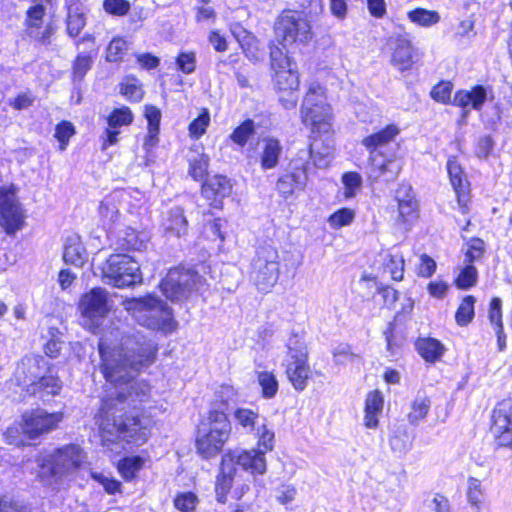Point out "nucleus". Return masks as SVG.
<instances>
[{"label":"nucleus","instance_id":"de8ad7c7","mask_svg":"<svg viewBox=\"0 0 512 512\" xmlns=\"http://www.w3.org/2000/svg\"><path fill=\"white\" fill-rule=\"evenodd\" d=\"M93 64V59L86 53H80L72 66V76L74 81H80L84 78L86 73L90 70Z\"/></svg>","mask_w":512,"mask_h":512},{"label":"nucleus","instance_id":"c756f323","mask_svg":"<svg viewBox=\"0 0 512 512\" xmlns=\"http://www.w3.org/2000/svg\"><path fill=\"white\" fill-rule=\"evenodd\" d=\"M162 225L165 234L170 237H181L188 230V221L179 207L173 208L167 213Z\"/></svg>","mask_w":512,"mask_h":512},{"label":"nucleus","instance_id":"603ef678","mask_svg":"<svg viewBox=\"0 0 512 512\" xmlns=\"http://www.w3.org/2000/svg\"><path fill=\"white\" fill-rule=\"evenodd\" d=\"M254 132V122L252 120H246L233 131L230 138L234 143L244 146Z\"/></svg>","mask_w":512,"mask_h":512},{"label":"nucleus","instance_id":"ddd939ff","mask_svg":"<svg viewBox=\"0 0 512 512\" xmlns=\"http://www.w3.org/2000/svg\"><path fill=\"white\" fill-rule=\"evenodd\" d=\"M202 277L190 269H171L162 280L160 288L162 293L171 301L187 299L193 291L199 289Z\"/></svg>","mask_w":512,"mask_h":512},{"label":"nucleus","instance_id":"412c9836","mask_svg":"<svg viewBox=\"0 0 512 512\" xmlns=\"http://www.w3.org/2000/svg\"><path fill=\"white\" fill-rule=\"evenodd\" d=\"M447 171L451 185L457 196L458 205L464 213L469 200L470 184L461 165L455 157H450L448 159Z\"/></svg>","mask_w":512,"mask_h":512},{"label":"nucleus","instance_id":"f03ea898","mask_svg":"<svg viewBox=\"0 0 512 512\" xmlns=\"http://www.w3.org/2000/svg\"><path fill=\"white\" fill-rule=\"evenodd\" d=\"M237 465L252 475H263L267 470L265 453L256 448L249 450H229L221 460L220 473L216 481V499L219 503H226L234 477L237 472Z\"/></svg>","mask_w":512,"mask_h":512},{"label":"nucleus","instance_id":"4be33fe9","mask_svg":"<svg viewBox=\"0 0 512 512\" xmlns=\"http://www.w3.org/2000/svg\"><path fill=\"white\" fill-rule=\"evenodd\" d=\"M387 45L392 51L391 64L397 70L406 71L412 68L414 64L413 47L407 38L401 36L391 37Z\"/></svg>","mask_w":512,"mask_h":512},{"label":"nucleus","instance_id":"0e129e2a","mask_svg":"<svg viewBox=\"0 0 512 512\" xmlns=\"http://www.w3.org/2000/svg\"><path fill=\"white\" fill-rule=\"evenodd\" d=\"M242 33L244 34L243 40H239V43L246 54V56L252 60H259L260 59V53L258 49L255 47L256 39L250 35L247 31L243 30Z\"/></svg>","mask_w":512,"mask_h":512},{"label":"nucleus","instance_id":"f704fd0d","mask_svg":"<svg viewBox=\"0 0 512 512\" xmlns=\"http://www.w3.org/2000/svg\"><path fill=\"white\" fill-rule=\"evenodd\" d=\"M416 347L425 361L431 363L438 361L445 351L440 341L434 338H421L417 341Z\"/></svg>","mask_w":512,"mask_h":512},{"label":"nucleus","instance_id":"9d476101","mask_svg":"<svg viewBox=\"0 0 512 512\" xmlns=\"http://www.w3.org/2000/svg\"><path fill=\"white\" fill-rule=\"evenodd\" d=\"M102 272L106 283L117 288L129 287L142 282L140 265L125 254L111 255Z\"/></svg>","mask_w":512,"mask_h":512},{"label":"nucleus","instance_id":"f257e3e1","mask_svg":"<svg viewBox=\"0 0 512 512\" xmlns=\"http://www.w3.org/2000/svg\"><path fill=\"white\" fill-rule=\"evenodd\" d=\"M99 352L104 377L115 385V392L102 400L97 417L102 441L142 445L149 438L152 421L128 410H138L149 398L150 385L134 378L155 361L157 346L138 331L115 329L101 338Z\"/></svg>","mask_w":512,"mask_h":512},{"label":"nucleus","instance_id":"c9c22d12","mask_svg":"<svg viewBox=\"0 0 512 512\" xmlns=\"http://www.w3.org/2000/svg\"><path fill=\"white\" fill-rule=\"evenodd\" d=\"M384 271L395 281H401L404 276V258L400 253L386 251L381 255Z\"/></svg>","mask_w":512,"mask_h":512},{"label":"nucleus","instance_id":"49530a36","mask_svg":"<svg viewBox=\"0 0 512 512\" xmlns=\"http://www.w3.org/2000/svg\"><path fill=\"white\" fill-rule=\"evenodd\" d=\"M142 466L143 459L141 457H127L119 462L118 470L123 478L131 480Z\"/></svg>","mask_w":512,"mask_h":512},{"label":"nucleus","instance_id":"c85d7f7f","mask_svg":"<svg viewBox=\"0 0 512 512\" xmlns=\"http://www.w3.org/2000/svg\"><path fill=\"white\" fill-rule=\"evenodd\" d=\"M487 98L486 89L481 86H475L470 91H458L454 98L453 104L462 108L471 107L475 110H479L482 108Z\"/></svg>","mask_w":512,"mask_h":512},{"label":"nucleus","instance_id":"774afa93","mask_svg":"<svg viewBox=\"0 0 512 512\" xmlns=\"http://www.w3.org/2000/svg\"><path fill=\"white\" fill-rule=\"evenodd\" d=\"M294 182L290 179V177L287 175V173L283 176H281L277 183L276 188L278 192L284 197L288 198L291 196L295 191H298V188L293 185Z\"/></svg>","mask_w":512,"mask_h":512},{"label":"nucleus","instance_id":"ea45409f","mask_svg":"<svg viewBox=\"0 0 512 512\" xmlns=\"http://www.w3.org/2000/svg\"><path fill=\"white\" fill-rule=\"evenodd\" d=\"M190 176L196 180H203L208 172L209 157L204 153L195 152L189 157Z\"/></svg>","mask_w":512,"mask_h":512},{"label":"nucleus","instance_id":"7c9ffc66","mask_svg":"<svg viewBox=\"0 0 512 512\" xmlns=\"http://www.w3.org/2000/svg\"><path fill=\"white\" fill-rule=\"evenodd\" d=\"M384 405L382 393L378 390L368 393L365 400L364 425L369 429L378 426V416L381 414Z\"/></svg>","mask_w":512,"mask_h":512},{"label":"nucleus","instance_id":"2f4dec72","mask_svg":"<svg viewBox=\"0 0 512 512\" xmlns=\"http://www.w3.org/2000/svg\"><path fill=\"white\" fill-rule=\"evenodd\" d=\"M145 118L148 122V133L145 138L144 147L150 150L158 143L159 125L161 120L160 110L152 105H146L144 110Z\"/></svg>","mask_w":512,"mask_h":512},{"label":"nucleus","instance_id":"20e7f679","mask_svg":"<svg viewBox=\"0 0 512 512\" xmlns=\"http://www.w3.org/2000/svg\"><path fill=\"white\" fill-rule=\"evenodd\" d=\"M124 309L142 326L165 334L177 329L171 309L156 296L131 298L123 301Z\"/></svg>","mask_w":512,"mask_h":512},{"label":"nucleus","instance_id":"680f3d73","mask_svg":"<svg viewBox=\"0 0 512 512\" xmlns=\"http://www.w3.org/2000/svg\"><path fill=\"white\" fill-rule=\"evenodd\" d=\"M452 84L450 82H440L430 92L431 97L440 103H448L451 98Z\"/></svg>","mask_w":512,"mask_h":512},{"label":"nucleus","instance_id":"4468645a","mask_svg":"<svg viewBox=\"0 0 512 512\" xmlns=\"http://www.w3.org/2000/svg\"><path fill=\"white\" fill-rule=\"evenodd\" d=\"M53 0H32V5L27 9L24 25L28 37L42 45L50 44V39L55 32L52 23L43 26L46 10L52 5Z\"/></svg>","mask_w":512,"mask_h":512},{"label":"nucleus","instance_id":"39448f33","mask_svg":"<svg viewBox=\"0 0 512 512\" xmlns=\"http://www.w3.org/2000/svg\"><path fill=\"white\" fill-rule=\"evenodd\" d=\"M270 62L274 71L275 86L279 92V101L285 109H293L298 102L296 91L299 76L296 65L275 44L270 45Z\"/></svg>","mask_w":512,"mask_h":512},{"label":"nucleus","instance_id":"473e14b6","mask_svg":"<svg viewBox=\"0 0 512 512\" xmlns=\"http://www.w3.org/2000/svg\"><path fill=\"white\" fill-rule=\"evenodd\" d=\"M86 258V249L78 236L66 239L63 251V260L75 266H82Z\"/></svg>","mask_w":512,"mask_h":512},{"label":"nucleus","instance_id":"e2e57ef3","mask_svg":"<svg viewBox=\"0 0 512 512\" xmlns=\"http://www.w3.org/2000/svg\"><path fill=\"white\" fill-rule=\"evenodd\" d=\"M345 186V197L351 198L355 195V191L361 186V176L356 172H349L342 177Z\"/></svg>","mask_w":512,"mask_h":512},{"label":"nucleus","instance_id":"c03bdc74","mask_svg":"<svg viewBox=\"0 0 512 512\" xmlns=\"http://www.w3.org/2000/svg\"><path fill=\"white\" fill-rule=\"evenodd\" d=\"M476 302L475 297L466 296L461 304L459 305L456 314L455 320L458 325L466 326L474 317V304Z\"/></svg>","mask_w":512,"mask_h":512},{"label":"nucleus","instance_id":"09e8293b","mask_svg":"<svg viewBox=\"0 0 512 512\" xmlns=\"http://www.w3.org/2000/svg\"><path fill=\"white\" fill-rule=\"evenodd\" d=\"M464 264V267L456 278V285L461 289H468L476 284L478 272L473 264Z\"/></svg>","mask_w":512,"mask_h":512},{"label":"nucleus","instance_id":"a19ab883","mask_svg":"<svg viewBox=\"0 0 512 512\" xmlns=\"http://www.w3.org/2000/svg\"><path fill=\"white\" fill-rule=\"evenodd\" d=\"M257 438V448L263 453L270 452L274 449L275 433L272 429L268 428L265 422L257 426L253 432Z\"/></svg>","mask_w":512,"mask_h":512},{"label":"nucleus","instance_id":"a878e982","mask_svg":"<svg viewBox=\"0 0 512 512\" xmlns=\"http://www.w3.org/2000/svg\"><path fill=\"white\" fill-rule=\"evenodd\" d=\"M66 32L75 38L86 25V8L79 0H66Z\"/></svg>","mask_w":512,"mask_h":512},{"label":"nucleus","instance_id":"a18cd8bd","mask_svg":"<svg viewBox=\"0 0 512 512\" xmlns=\"http://www.w3.org/2000/svg\"><path fill=\"white\" fill-rule=\"evenodd\" d=\"M258 383L262 388V395L266 399L273 398L278 391V381L273 372L262 371L257 376Z\"/></svg>","mask_w":512,"mask_h":512},{"label":"nucleus","instance_id":"7ed1b4c3","mask_svg":"<svg viewBox=\"0 0 512 512\" xmlns=\"http://www.w3.org/2000/svg\"><path fill=\"white\" fill-rule=\"evenodd\" d=\"M400 130L396 125H388L381 131L365 137L362 145L369 151L371 166L370 176L374 179L384 177L386 181H394L402 164L395 155H386L385 148L394 141Z\"/></svg>","mask_w":512,"mask_h":512},{"label":"nucleus","instance_id":"f8f14e48","mask_svg":"<svg viewBox=\"0 0 512 512\" xmlns=\"http://www.w3.org/2000/svg\"><path fill=\"white\" fill-rule=\"evenodd\" d=\"M275 35L284 48L296 43L305 44L312 37L311 26L303 15L289 11L279 17L275 25Z\"/></svg>","mask_w":512,"mask_h":512},{"label":"nucleus","instance_id":"3c124183","mask_svg":"<svg viewBox=\"0 0 512 512\" xmlns=\"http://www.w3.org/2000/svg\"><path fill=\"white\" fill-rule=\"evenodd\" d=\"M75 134V127L69 121H61L56 125L54 137L59 142V149L64 151L70 138Z\"/></svg>","mask_w":512,"mask_h":512},{"label":"nucleus","instance_id":"69168bd1","mask_svg":"<svg viewBox=\"0 0 512 512\" xmlns=\"http://www.w3.org/2000/svg\"><path fill=\"white\" fill-rule=\"evenodd\" d=\"M103 7L110 14L123 16L130 10V3L126 0H105Z\"/></svg>","mask_w":512,"mask_h":512},{"label":"nucleus","instance_id":"1a4fd4ad","mask_svg":"<svg viewBox=\"0 0 512 512\" xmlns=\"http://www.w3.org/2000/svg\"><path fill=\"white\" fill-rule=\"evenodd\" d=\"M112 307L113 300L106 289L92 288L80 297L78 303L82 325L88 330L96 332L102 326Z\"/></svg>","mask_w":512,"mask_h":512},{"label":"nucleus","instance_id":"dca6fc26","mask_svg":"<svg viewBox=\"0 0 512 512\" xmlns=\"http://www.w3.org/2000/svg\"><path fill=\"white\" fill-rule=\"evenodd\" d=\"M62 420V412L48 413L44 409H35L23 415L21 428L30 439H35L55 430Z\"/></svg>","mask_w":512,"mask_h":512},{"label":"nucleus","instance_id":"bb28decb","mask_svg":"<svg viewBox=\"0 0 512 512\" xmlns=\"http://www.w3.org/2000/svg\"><path fill=\"white\" fill-rule=\"evenodd\" d=\"M260 164L263 170L274 169L278 166L283 147L274 137H264L260 143Z\"/></svg>","mask_w":512,"mask_h":512},{"label":"nucleus","instance_id":"aec40b11","mask_svg":"<svg viewBox=\"0 0 512 512\" xmlns=\"http://www.w3.org/2000/svg\"><path fill=\"white\" fill-rule=\"evenodd\" d=\"M314 136L309 147L303 151L308 153V160L311 158L318 168L328 167L334 151V141L330 133Z\"/></svg>","mask_w":512,"mask_h":512},{"label":"nucleus","instance_id":"864d4df0","mask_svg":"<svg viewBox=\"0 0 512 512\" xmlns=\"http://www.w3.org/2000/svg\"><path fill=\"white\" fill-rule=\"evenodd\" d=\"M128 46L123 38H114L107 47L106 60L109 62H117L122 59Z\"/></svg>","mask_w":512,"mask_h":512},{"label":"nucleus","instance_id":"79ce46f5","mask_svg":"<svg viewBox=\"0 0 512 512\" xmlns=\"http://www.w3.org/2000/svg\"><path fill=\"white\" fill-rule=\"evenodd\" d=\"M101 218L108 224H113L119 217V208L117 205V196L110 195L104 198L99 206Z\"/></svg>","mask_w":512,"mask_h":512},{"label":"nucleus","instance_id":"4d7b16f0","mask_svg":"<svg viewBox=\"0 0 512 512\" xmlns=\"http://www.w3.org/2000/svg\"><path fill=\"white\" fill-rule=\"evenodd\" d=\"M146 234L143 232H137L136 230L130 228L126 232L124 237L125 244L128 249L140 251L146 248Z\"/></svg>","mask_w":512,"mask_h":512},{"label":"nucleus","instance_id":"423d86ee","mask_svg":"<svg viewBox=\"0 0 512 512\" xmlns=\"http://www.w3.org/2000/svg\"><path fill=\"white\" fill-rule=\"evenodd\" d=\"M302 123L312 134H328L332 129L333 113L327 102L325 89L319 84H311L300 109Z\"/></svg>","mask_w":512,"mask_h":512},{"label":"nucleus","instance_id":"052dcab7","mask_svg":"<svg viewBox=\"0 0 512 512\" xmlns=\"http://www.w3.org/2000/svg\"><path fill=\"white\" fill-rule=\"evenodd\" d=\"M121 93L132 101H139L143 97V90L135 79H127L121 84Z\"/></svg>","mask_w":512,"mask_h":512},{"label":"nucleus","instance_id":"cd10ccee","mask_svg":"<svg viewBox=\"0 0 512 512\" xmlns=\"http://www.w3.org/2000/svg\"><path fill=\"white\" fill-rule=\"evenodd\" d=\"M287 175L294 182L298 191H303L308 182V153L299 151L289 164Z\"/></svg>","mask_w":512,"mask_h":512},{"label":"nucleus","instance_id":"72a5a7b5","mask_svg":"<svg viewBox=\"0 0 512 512\" xmlns=\"http://www.w3.org/2000/svg\"><path fill=\"white\" fill-rule=\"evenodd\" d=\"M61 389L62 383L57 377L51 375L44 376L42 374L32 388H28V393L33 395L39 394L40 398H44L45 395H58Z\"/></svg>","mask_w":512,"mask_h":512},{"label":"nucleus","instance_id":"338daca9","mask_svg":"<svg viewBox=\"0 0 512 512\" xmlns=\"http://www.w3.org/2000/svg\"><path fill=\"white\" fill-rule=\"evenodd\" d=\"M178 68L185 74L192 73L196 66V57L193 52L181 53L177 57Z\"/></svg>","mask_w":512,"mask_h":512},{"label":"nucleus","instance_id":"393cba45","mask_svg":"<svg viewBox=\"0 0 512 512\" xmlns=\"http://www.w3.org/2000/svg\"><path fill=\"white\" fill-rule=\"evenodd\" d=\"M231 192L229 180L221 175H216L202 185L203 196L211 201V205L219 208L222 199Z\"/></svg>","mask_w":512,"mask_h":512},{"label":"nucleus","instance_id":"6e6d98bb","mask_svg":"<svg viewBox=\"0 0 512 512\" xmlns=\"http://www.w3.org/2000/svg\"><path fill=\"white\" fill-rule=\"evenodd\" d=\"M354 216L355 214L353 210L349 208H342L333 213L329 217L328 222L332 228L338 229L343 226L349 225L353 221Z\"/></svg>","mask_w":512,"mask_h":512},{"label":"nucleus","instance_id":"9b49d317","mask_svg":"<svg viewBox=\"0 0 512 512\" xmlns=\"http://www.w3.org/2000/svg\"><path fill=\"white\" fill-rule=\"evenodd\" d=\"M280 274L279 253L276 248L261 246L252 263L251 277L259 291H269Z\"/></svg>","mask_w":512,"mask_h":512},{"label":"nucleus","instance_id":"f3484780","mask_svg":"<svg viewBox=\"0 0 512 512\" xmlns=\"http://www.w3.org/2000/svg\"><path fill=\"white\" fill-rule=\"evenodd\" d=\"M491 433L500 447H512V398L497 403L492 412Z\"/></svg>","mask_w":512,"mask_h":512},{"label":"nucleus","instance_id":"0eeeda50","mask_svg":"<svg viewBox=\"0 0 512 512\" xmlns=\"http://www.w3.org/2000/svg\"><path fill=\"white\" fill-rule=\"evenodd\" d=\"M286 349L287 353L282 363L285 374L295 390L303 391L311 374L304 337L298 333H291L286 341Z\"/></svg>","mask_w":512,"mask_h":512},{"label":"nucleus","instance_id":"6e6552de","mask_svg":"<svg viewBox=\"0 0 512 512\" xmlns=\"http://www.w3.org/2000/svg\"><path fill=\"white\" fill-rule=\"evenodd\" d=\"M85 458L84 452L78 445H65L55 449L43 459L40 473L62 480L73 476L83 465Z\"/></svg>","mask_w":512,"mask_h":512},{"label":"nucleus","instance_id":"5fc2aeb1","mask_svg":"<svg viewBox=\"0 0 512 512\" xmlns=\"http://www.w3.org/2000/svg\"><path fill=\"white\" fill-rule=\"evenodd\" d=\"M210 123L209 112L204 109L201 114L194 119L189 125V134L193 138H200L205 132Z\"/></svg>","mask_w":512,"mask_h":512},{"label":"nucleus","instance_id":"e433bc0d","mask_svg":"<svg viewBox=\"0 0 512 512\" xmlns=\"http://www.w3.org/2000/svg\"><path fill=\"white\" fill-rule=\"evenodd\" d=\"M232 416L236 425L248 433L256 430L260 420V415L257 411L244 407L236 408Z\"/></svg>","mask_w":512,"mask_h":512},{"label":"nucleus","instance_id":"b1692460","mask_svg":"<svg viewBox=\"0 0 512 512\" xmlns=\"http://www.w3.org/2000/svg\"><path fill=\"white\" fill-rule=\"evenodd\" d=\"M411 187H402L396 195L398 202L397 222L412 225L419 217V205L415 197L410 193Z\"/></svg>","mask_w":512,"mask_h":512},{"label":"nucleus","instance_id":"2eb2a0df","mask_svg":"<svg viewBox=\"0 0 512 512\" xmlns=\"http://www.w3.org/2000/svg\"><path fill=\"white\" fill-rule=\"evenodd\" d=\"M25 214L13 188H0V226L11 235L25 224Z\"/></svg>","mask_w":512,"mask_h":512},{"label":"nucleus","instance_id":"5701e85b","mask_svg":"<svg viewBox=\"0 0 512 512\" xmlns=\"http://www.w3.org/2000/svg\"><path fill=\"white\" fill-rule=\"evenodd\" d=\"M133 114L128 107L114 109L107 118L108 128L104 132L102 149L118 142L119 128L131 124Z\"/></svg>","mask_w":512,"mask_h":512},{"label":"nucleus","instance_id":"37998d69","mask_svg":"<svg viewBox=\"0 0 512 512\" xmlns=\"http://www.w3.org/2000/svg\"><path fill=\"white\" fill-rule=\"evenodd\" d=\"M467 500L468 503L476 508H480L484 501V488L479 479L475 477H469L467 480Z\"/></svg>","mask_w":512,"mask_h":512},{"label":"nucleus","instance_id":"bf43d9fd","mask_svg":"<svg viewBox=\"0 0 512 512\" xmlns=\"http://www.w3.org/2000/svg\"><path fill=\"white\" fill-rule=\"evenodd\" d=\"M212 429H217L220 431H225L230 434V424L228 422L227 416L224 412L213 410L210 411L208 416V426Z\"/></svg>","mask_w":512,"mask_h":512},{"label":"nucleus","instance_id":"13d9d810","mask_svg":"<svg viewBox=\"0 0 512 512\" xmlns=\"http://www.w3.org/2000/svg\"><path fill=\"white\" fill-rule=\"evenodd\" d=\"M198 503V498L192 492L182 493L174 499V506L181 512H193Z\"/></svg>","mask_w":512,"mask_h":512},{"label":"nucleus","instance_id":"58836bf2","mask_svg":"<svg viewBox=\"0 0 512 512\" xmlns=\"http://www.w3.org/2000/svg\"><path fill=\"white\" fill-rule=\"evenodd\" d=\"M408 19L419 26L431 27L440 21V14L435 10L416 8L408 12Z\"/></svg>","mask_w":512,"mask_h":512},{"label":"nucleus","instance_id":"8fccbe9b","mask_svg":"<svg viewBox=\"0 0 512 512\" xmlns=\"http://www.w3.org/2000/svg\"><path fill=\"white\" fill-rule=\"evenodd\" d=\"M485 253V243L479 238H473L467 243L464 263L473 264L482 259Z\"/></svg>","mask_w":512,"mask_h":512},{"label":"nucleus","instance_id":"6ab92c4d","mask_svg":"<svg viewBox=\"0 0 512 512\" xmlns=\"http://www.w3.org/2000/svg\"><path fill=\"white\" fill-rule=\"evenodd\" d=\"M46 362L42 357H25L17 365L15 378L20 386L28 392L46 369Z\"/></svg>","mask_w":512,"mask_h":512},{"label":"nucleus","instance_id":"4c0bfd02","mask_svg":"<svg viewBox=\"0 0 512 512\" xmlns=\"http://www.w3.org/2000/svg\"><path fill=\"white\" fill-rule=\"evenodd\" d=\"M431 407V401L426 396H416L410 404L407 420L411 425H418L423 421Z\"/></svg>","mask_w":512,"mask_h":512},{"label":"nucleus","instance_id":"a211bd4d","mask_svg":"<svg viewBox=\"0 0 512 512\" xmlns=\"http://www.w3.org/2000/svg\"><path fill=\"white\" fill-rule=\"evenodd\" d=\"M228 438V432L212 429L204 425L198 431L196 439L197 451L203 458H212L222 450Z\"/></svg>","mask_w":512,"mask_h":512}]
</instances>
